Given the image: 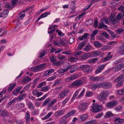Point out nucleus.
Returning <instances> with one entry per match:
<instances>
[{"instance_id": "obj_1", "label": "nucleus", "mask_w": 124, "mask_h": 124, "mask_svg": "<svg viewBox=\"0 0 124 124\" xmlns=\"http://www.w3.org/2000/svg\"><path fill=\"white\" fill-rule=\"evenodd\" d=\"M108 91H104L101 92L100 94L98 96L97 98L100 101H102L105 99L108 96Z\"/></svg>"}, {"instance_id": "obj_2", "label": "nucleus", "mask_w": 124, "mask_h": 124, "mask_svg": "<svg viewBox=\"0 0 124 124\" xmlns=\"http://www.w3.org/2000/svg\"><path fill=\"white\" fill-rule=\"evenodd\" d=\"M93 105L94 106L92 108L93 112H97L101 111L102 107L101 105L96 103L94 104Z\"/></svg>"}, {"instance_id": "obj_3", "label": "nucleus", "mask_w": 124, "mask_h": 124, "mask_svg": "<svg viewBox=\"0 0 124 124\" xmlns=\"http://www.w3.org/2000/svg\"><path fill=\"white\" fill-rule=\"evenodd\" d=\"M81 68L83 71L86 73L90 72L92 70V67L88 65H83Z\"/></svg>"}, {"instance_id": "obj_4", "label": "nucleus", "mask_w": 124, "mask_h": 124, "mask_svg": "<svg viewBox=\"0 0 124 124\" xmlns=\"http://www.w3.org/2000/svg\"><path fill=\"white\" fill-rule=\"evenodd\" d=\"M117 101H111L108 102L106 105V106L108 108H112L116 104Z\"/></svg>"}, {"instance_id": "obj_5", "label": "nucleus", "mask_w": 124, "mask_h": 124, "mask_svg": "<svg viewBox=\"0 0 124 124\" xmlns=\"http://www.w3.org/2000/svg\"><path fill=\"white\" fill-rule=\"evenodd\" d=\"M83 83L82 81L81 80H76L74 81L71 84L72 86H77L81 85Z\"/></svg>"}, {"instance_id": "obj_6", "label": "nucleus", "mask_w": 124, "mask_h": 124, "mask_svg": "<svg viewBox=\"0 0 124 124\" xmlns=\"http://www.w3.org/2000/svg\"><path fill=\"white\" fill-rule=\"evenodd\" d=\"M69 92V90L68 89H65L59 95V98H62L66 96L68 93Z\"/></svg>"}, {"instance_id": "obj_7", "label": "nucleus", "mask_w": 124, "mask_h": 124, "mask_svg": "<svg viewBox=\"0 0 124 124\" xmlns=\"http://www.w3.org/2000/svg\"><path fill=\"white\" fill-rule=\"evenodd\" d=\"M102 78L99 76L94 77L93 76H91L90 78L91 81L95 82H97L101 80H102Z\"/></svg>"}, {"instance_id": "obj_8", "label": "nucleus", "mask_w": 124, "mask_h": 124, "mask_svg": "<svg viewBox=\"0 0 124 124\" xmlns=\"http://www.w3.org/2000/svg\"><path fill=\"white\" fill-rule=\"evenodd\" d=\"M63 64V66L67 71L72 66V65H70V63L67 62Z\"/></svg>"}, {"instance_id": "obj_9", "label": "nucleus", "mask_w": 124, "mask_h": 124, "mask_svg": "<svg viewBox=\"0 0 124 124\" xmlns=\"http://www.w3.org/2000/svg\"><path fill=\"white\" fill-rule=\"evenodd\" d=\"M76 76L72 75L65 79V81L67 82H69L74 80L76 78Z\"/></svg>"}, {"instance_id": "obj_10", "label": "nucleus", "mask_w": 124, "mask_h": 124, "mask_svg": "<svg viewBox=\"0 0 124 124\" xmlns=\"http://www.w3.org/2000/svg\"><path fill=\"white\" fill-rule=\"evenodd\" d=\"M91 54L89 53H87L80 56V58L81 59H85L90 57Z\"/></svg>"}, {"instance_id": "obj_11", "label": "nucleus", "mask_w": 124, "mask_h": 124, "mask_svg": "<svg viewBox=\"0 0 124 124\" xmlns=\"http://www.w3.org/2000/svg\"><path fill=\"white\" fill-rule=\"evenodd\" d=\"M102 85L104 88L105 89L109 88L112 86L111 83L108 82H106L103 83Z\"/></svg>"}, {"instance_id": "obj_12", "label": "nucleus", "mask_w": 124, "mask_h": 124, "mask_svg": "<svg viewBox=\"0 0 124 124\" xmlns=\"http://www.w3.org/2000/svg\"><path fill=\"white\" fill-rule=\"evenodd\" d=\"M8 12L9 11L8 9H6L3 11L1 14V17L4 18L6 17L8 15Z\"/></svg>"}, {"instance_id": "obj_13", "label": "nucleus", "mask_w": 124, "mask_h": 124, "mask_svg": "<svg viewBox=\"0 0 124 124\" xmlns=\"http://www.w3.org/2000/svg\"><path fill=\"white\" fill-rule=\"evenodd\" d=\"M116 18L115 19L112 17H110L109 18L110 21L112 23L114 24H115L118 23L119 21L117 20Z\"/></svg>"}, {"instance_id": "obj_14", "label": "nucleus", "mask_w": 124, "mask_h": 124, "mask_svg": "<svg viewBox=\"0 0 124 124\" xmlns=\"http://www.w3.org/2000/svg\"><path fill=\"white\" fill-rule=\"evenodd\" d=\"M124 120V119H121L120 117L116 118L115 119V123L116 124H121Z\"/></svg>"}, {"instance_id": "obj_15", "label": "nucleus", "mask_w": 124, "mask_h": 124, "mask_svg": "<svg viewBox=\"0 0 124 124\" xmlns=\"http://www.w3.org/2000/svg\"><path fill=\"white\" fill-rule=\"evenodd\" d=\"M86 105L85 103H81L79 106V109L81 111L84 110L86 107Z\"/></svg>"}, {"instance_id": "obj_16", "label": "nucleus", "mask_w": 124, "mask_h": 124, "mask_svg": "<svg viewBox=\"0 0 124 124\" xmlns=\"http://www.w3.org/2000/svg\"><path fill=\"white\" fill-rule=\"evenodd\" d=\"M30 115L29 112L27 111L25 113V118L26 122L28 123L30 121Z\"/></svg>"}, {"instance_id": "obj_17", "label": "nucleus", "mask_w": 124, "mask_h": 124, "mask_svg": "<svg viewBox=\"0 0 124 124\" xmlns=\"http://www.w3.org/2000/svg\"><path fill=\"white\" fill-rule=\"evenodd\" d=\"M87 42L86 41H84L81 42L78 45V49L81 50L85 45Z\"/></svg>"}, {"instance_id": "obj_18", "label": "nucleus", "mask_w": 124, "mask_h": 124, "mask_svg": "<svg viewBox=\"0 0 124 124\" xmlns=\"http://www.w3.org/2000/svg\"><path fill=\"white\" fill-rule=\"evenodd\" d=\"M100 84L98 83L94 84L92 85L91 87L93 90H95L97 88L100 87Z\"/></svg>"}, {"instance_id": "obj_19", "label": "nucleus", "mask_w": 124, "mask_h": 124, "mask_svg": "<svg viewBox=\"0 0 124 124\" xmlns=\"http://www.w3.org/2000/svg\"><path fill=\"white\" fill-rule=\"evenodd\" d=\"M26 96V94H23L20 95H19L18 97L17 98V101L18 102L19 101H21Z\"/></svg>"}, {"instance_id": "obj_20", "label": "nucleus", "mask_w": 124, "mask_h": 124, "mask_svg": "<svg viewBox=\"0 0 124 124\" xmlns=\"http://www.w3.org/2000/svg\"><path fill=\"white\" fill-rule=\"evenodd\" d=\"M98 31L99 30H95L93 31L90 35L91 39H94L95 35L97 34Z\"/></svg>"}, {"instance_id": "obj_21", "label": "nucleus", "mask_w": 124, "mask_h": 124, "mask_svg": "<svg viewBox=\"0 0 124 124\" xmlns=\"http://www.w3.org/2000/svg\"><path fill=\"white\" fill-rule=\"evenodd\" d=\"M119 52L124 54V43L119 48Z\"/></svg>"}, {"instance_id": "obj_22", "label": "nucleus", "mask_w": 124, "mask_h": 124, "mask_svg": "<svg viewBox=\"0 0 124 124\" xmlns=\"http://www.w3.org/2000/svg\"><path fill=\"white\" fill-rule=\"evenodd\" d=\"M57 100L56 99H53L51 102L48 103L47 105V107L48 108H50L52 107L54 104L57 101Z\"/></svg>"}, {"instance_id": "obj_23", "label": "nucleus", "mask_w": 124, "mask_h": 124, "mask_svg": "<svg viewBox=\"0 0 124 124\" xmlns=\"http://www.w3.org/2000/svg\"><path fill=\"white\" fill-rule=\"evenodd\" d=\"M89 34L88 33H85L82 37H79L78 39L81 41L83 40L84 39L86 38L88 36Z\"/></svg>"}, {"instance_id": "obj_24", "label": "nucleus", "mask_w": 124, "mask_h": 124, "mask_svg": "<svg viewBox=\"0 0 124 124\" xmlns=\"http://www.w3.org/2000/svg\"><path fill=\"white\" fill-rule=\"evenodd\" d=\"M46 65V63H44L37 66L38 71H39L40 70L42 69Z\"/></svg>"}, {"instance_id": "obj_25", "label": "nucleus", "mask_w": 124, "mask_h": 124, "mask_svg": "<svg viewBox=\"0 0 124 124\" xmlns=\"http://www.w3.org/2000/svg\"><path fill=\"white\" fill-rule=\"evenodd\" d=\"M93 45L96 47L100 48L102 44L101 43L99 42L98 41H95L94 42Z\"/></svg>"}, {"instance_id": "obj_26", "label": "nucleus", "mask_w": 124, "mask_h": 124, "mask_svg": "<svg viewBox=\"0 0 124 124\" xmlns=\"http://www.w3.org/2000/svg\"><path fill=\"white\" fill-rule=\"evenodd\" d=\"M112 56L110 55L109 56H107L106 57L103 58L102 60V61L103 62H105L108 61L112 58Z\"/></svg>"}, {"instance_id": "obj_27", "label": "nucleus", "mask_w": 124, "mask_h": 124, "mask_svg": "<svg viewBox=\"0 0 124 124\" xmlns=\"http://www.w3.org/2000/svg\"><path fill=\"white\" fill-rule=\"evenodd\" d=\"M78 68L77 66L76 65L74 66L72 68H70L69 71L71 73H72L75 72Z\"/></svg>"}, {"instance_id": "obj_28", "label": "nucleus", "mask_w": 124, "mask_h": 124, "mask_svg": "<svg viewBox=\"0 0 124 124\" xmlns=\"http://www.w3.org/2000/svg\"><path fill=\"white\" fill-rule=\"evenodd\" d=\"M88 117L86 114L83 115L81 116L80 117V120L81 121H83L85 119Z\"/></svg>"}, {"instance_id": "obj_29", "label": "nucleus", "mask_w": 124, "mask_h": 124, "mask_svg": "<svg viewBox=\"0 0 124 124\" xmlns=\"http://www.w3.org/2000/svg\"><path fill=\"white\" fill-rule=\"evenodd\" d=\"M16 84L15 83H13L11 84L8 87V91H10L13 90L14 87L16 85Z\"/></svg>"}, {"instance_id": "obj_30", "label": "nucleus", "mask_w": 124, "mask_h": 124, "mask_svg": "<svg viewBox=\"0 0 124 124\" xmlns=\"http://www.w3.org/2000/svg\"><path fill=\"white\" fill-rule=\"evenodd\" d=\"M117 94L119 95H124V88L122 89L117 92Z\"/></svg>"}, {"instance_id": "obj_31", "label": "nucleus", "mask_w": 124, "mask_h": 124, "mask_svg": "<svg viewBox=\"0 0 124 124\" xmlns=\"http://www.w3.org/2000/svg\"><path fill=\"white\" fill-rule=\"evenodd\" d=\"M75 1H73L71 2L70 5V8L72 10H74L76 8V7L75 4Z\"/></svg>"}, {"instance_id": "obj_32", "label": "nucleus", "mask_w": 124, "mask_h": 124, "mask_svg": "<svg viewBox=\"0 0 124 124\" xmlns=\"http://www.w3.org/2000/svg\"><path fill=\"white\" fill-rule=\"evenodd\" d=\"M81 90V89H79L75 92L73 95L72 100H73L75 99L77 96L78 95V93Z\"/></svg>"}, {"instance_id": "obj_33", "label": "nucleus", "mask_w": 124, "mask_h": 124, "mask_svg": "<svg viewBox=\"0 0 124 124\" xmlns=\"http://www.w3.org/2000/svg\"><path fill=\"white\" fill-rule=\"evenodd\" d=\"M64 62L63 61H59L56 62H54L53 63L54 66H59L63 64Z\"/></svg>"}, {"instance_id": "obj_34", "label": "nucleus", "mask_w": 124, "mask_h": 124, "mask_svg": "<svg viewBox=\"0 0 124 124\" xmlns=\"http://www.w3.org/2000/svg\"><path fill=\"white\" fill-rule=\"evenodd\" d=\"M101 52L100 51H93L92 52V54L94 56H97L100 54Z\"/></svg>"}, {"instance_id": "obj_35", "label": "nucleus", "mask_w": 124, "mask_h": 124, "mask_svg": "<svg viewBox=\"0 0 124 124\" xmlns=\"http://www.w3.org/2000/svg\"><path fill=\"white\" fill-rule=\"evenodd\" d=\"M51 100V99L50 98H47L44 101L42 105L43 106H46L48 103Z\"/></svg>"}, {"instance_id": "obj_36", "label": "nucleus", "mask_w": 124, "mask_h": 124, "mask_svg": "<svg viewBox=\"0 0 124 124\" xmlns=\"http://www.w3.org/2000/svg\"><path fill=\"white\" fill-rule=\"evenodd\" d=\"M118 10L123 13V16H124V6H122L119 7L118 8Z\"/></svg>"}, {"instance_id": "obj_37", "label": "nucleus", "mask_w": 124, "mask_h": 124, "mask_svg": "<svg viewBox=\"0 0 124 124\" xmlns=\"http://www.w3.org/2000/svg\"><path fill=\"white\" fill-rule=\"evenodd\" d=\"M107 25H105L102 22L99 25L98 28L99 29H101L103 27H106Z\"/></svg>"}, {"instance_id": "obj_38", "label": "nucleus", "mask_w": 124, "mask_h": 124, "mask_svg": "<svg viewBox=\"0 0 124 124\" xmlns=\"http://www.w3.org/2000/svg\"><path fill=\"white\" fill-rule=\"evenodd\" d=\"M7 112L5 111H3L2 110H0V115L2 116H4L7 115Z\"/></svg>"}, {"instance_id": "obj_39", "label": "nucleus", "mask_w": 124, "mask_h": 124, "mask_svg": "<svg viewBox=\"0 0 124 124\" xmlns=\"http://www.w3.org/2000/svg\"><path fill=\"white\" fill-rule=\"evenodd\" d=\"M90 46L89 45H87L85 46L83 48V50L84 51L88 52L90 51Z\"/></svg>"}, {"instance_id": "obj_40", "label": "nucleus", "mask_w": 124, "mask_h": 124, "mask_svg": "<svg viewBox=\"0 0 124 124\" xmlns=\"http://www.w3.org/2000/svg\"><path fill=\"white\" fill-rule=\"evenodd\" d=\"M53 113L52 112H51L49 113L44 117L42 118V120H44L45 119H47Z\"/></svg>"}, {"instance_id": "obj_41", "label": "nucleus", "mask_w": 124, "mask_h": 124, "mask_svg": "<svg viewBox=\"0 0 124 124\" xmlns=\"http://www.w3.org/2000/svg\"><path fill=\"white\" fill-rule=\"evenodd\" d=\"M46 54V51L45 50L42 51L39 54V57H42L45 55Z\"/></svg>"}, {"instance_id": "obj_42", "label": "nucleus", "mask_w": 124, "mask_h": 124, "mask_svg": "<svg viewBox=\"0 0 124 124\" xmlns=\"http://www.w3.org/2000/svg\"><path fill=\"white\" fill-rule=\"evenodd\" d=\"M49 89V86H46L42 87L41 89V90L45 92L48 91Z\"/></svg>"}, {"instance_id": "obj_43", "label": "nucleus", "mask_w": 124, "mask_h": 124, "mask_svg": "<svg viewBox=\"0 0 124 124\" xmlns=\"http://www.w3.org/2000/svg\"><path fill=\"white\" fill-rule=\"evenodd\" d=\"M113 116V115L112 112L110 111L107 112L105 116V117L106 118H107L110 116Z\"/></svg>"}, {"instance_id": "obj_44", "label": "nucleus", "mask_w": 124, "mask_h": 124, "mask_svg": "<svg viewBox=\"0 0 124 124\" xmlns=\"http://www.w3.org/2000/svg\"><path fill=\"white\" fill-rule=\"evenodd\" d=\"M122 16V14L121 13H119L117 15L116 18L118 19V20H119L121 19L122 18H123V17Z\"/></svg>"}, {"instance_id": "obj_45", "label": "nucleus", "mask_w": 124, "mask_h": 124, "mask_svg": "<svg viewBox=\"0 0 124 124\" xmlns=\"http://www.w3.org/2000/svg\"><path fill=\"white\" fill-rule=\"evenodd\" d=\"M50 61L53 63L56 61V58L54 56L51 57L50 58Z\"/></svg>"}, {"instance_id": "obj_46", "label": "nucleus", "mask_w": 124, "mask_h": 124, "mask_svg": "<svg viewBox=\"0 0 124 124\" xmlns=\"http://www.w3.org/2000/svg\"><path fill=\"white\" fill-rule=\"evenodd\" d=\"M31 80V78H30L29 77L27 76L24 78L22 82H23L25 83Z\"/></svg>"}, {"instance_id": "obj_47", "label": "nucleus", "mask_w": 124, "mask_h": 124, "mask_svg": "<svg viewBox=\"0 0 124 124\" xmlns=\"http://www.w3.org/2000/svg\"><path fill=\"white\" fill-rule=\"evenodd\" d=\"M50 14L49 12H46L41 14L40 16L42 18L46 17L48 15H49Z\"/></svg>"}, {"instance_id": "obj_48", "label": "nucleus", "mask_w": 124, "mask_h": 124, "mask_svg": "<svg viewBox=\"0 0 124 124\" xmlns=\"http://www.w3.org/2000/svg\"><path fill=\"white\" fill-rule=\"evenodd\" d=\"M57 72L58 73H62L67 72V71L64 69H62L59 70H58Z\"/></svg>"}, {"instance_id": "obj_49", "label": "nucleus", "mask_w": 124, "mask_h": 124, "mask_svg": "<svg viewBox=\"0 0 124 124\" xmlns=\"http://www.w3.org/2000/svg\"><path fill=\"white\" fill-rule=\"evenodd\" d=\"M30 69L31 71L34 72L38 71L37 66L31 67Z\"/></svg>"}, {"instance_id": "obj_50", "label": "nucleus", "mask_w": 124, "mask_h": 124, "mask_svg": "<svg viewBox=\"0 0 124 124\" xmlns=\"http://www.w3.org/2000/svg\"><path fill=\"white\" fill-rule=\"evenodd\" d=\"M77 60V59L74 57H70L68 59L69 61L72 62H76Z\"/></svg>"}, {"instance_id": "obj_51", "label": "nucleus", "mask_w": 124, "mask_h": 124, "mask_svg": "<svg viewBox=\"0 0 124 124\" xmlns=\"http://www.w3.org/2000/svg\"><path fill=\"white\" fill-rule=\"evenodd\" d=\"M75 38L73 36L71 37L69 39V42L70 44H72L75 41Z\"/></svg>"}, {"instance_id": "obj_52", "label": "nucleus", "mask_w": 124, "mask_h": 124, "mask_svg": "<svg viewBox=\"0 0 124 124\" xmlns=\"http://www.w3.org/2000/svg\"><path fill=\"white\" fill-rule=\"evenodd\" d=\"M63 114V111L62 110L59 111L55 113L56 116H60Z\"/></svg>"}, {"instance_id": "obj_53", "label": "nucleus", "mask_w": 124, "mask_h": 124, "mask_svg": "<svg viewBox=\"0 0 124 124\" xmlns=\"http://www.w3.org/2000/svg\"><path fill=\"white\" fill-rule=\"evenodd\" d=\"M102 21L103 23L104 22L105 23L108 24L109 22L108 19L106 18H103L102 19Z\"/></svg>"}, {"instance_id": "obj_54", "label": "nucleus", "mask_w": 124, "mask_h": 124, "mask_svg": "<svg viewBox=\"0 0 124 124\" xmlns=\"http://www.w3.org/2000/svg\"><path fill=\"white\" fill-rule=\"evenodd\" d=\"M62 82L61 80H59L57 81H56L53 84L54 86H56L57 85L61 83Z\"/></svg>"}, {"instance_id": "obj_55", "label": "nucleus", "mask_w": 124, "mask_h": 124, "mask_svg": "<svg viewBox=\"0 0 124 124\" xmlns=\"http://www.w3.org/2000/svg\"><path fill=\"white\" fill-rule=\"evenodd\" d=\"M98 59L97 58L92 59L90 60L89 61V62L91 63L95 62L98 60Z\"/></svg>"}, {"instance_id": "obj_56", "label": "nucleus", "mask_w": 124, "mask_h": 124, "mask_svg": "<svg viewBox=\"0 0 124 124\" xmlns=\"http://www.w3.org/2000/svg\"><path fill=\"white\" fill-rule=\"evenodd\" d=\"M85 89H84L82 91L81 93L79 95L78 97V98L79 99L80 98L82 97L84 93L85 92Z\"/></svg>"}, {"instance_id": "obj_57", "label": "nucleus", "mask_w": 124, "mask_h": 124, "mask_svg": "<svg viewBox=\"0 0 124 124\" xmlns=\"http://www.w3.org/2000/svg\"><path fill=\"white\" fill-rule=\"evenodd\" d=\"M17 99L16 98H15L14 99H13L12 100L9 101L8 103V104L9 105H12L13 103L15 102L16 101H17Z\"/></svg>"}, {"instance_id": "obj_58", "label": "nucleus", "mask_w": 124, "mask_h": 124, "mask_svg": "<svg viewBox=\"0 0 124 124\" xmlns=\"http://www.w3.org/2000/svg\"><path fill=\"white\" fill-rule=\"evenodd\" d=\"M46 84V82H43L40 83L38 86V88H40L43 85H45Z\"/></svg>"}, {"instance_id": "obj_59", "label": "nucleus", "mask_w": 124, "mask_h": 124, "mask_svg": "<svg viewBox=\"0 0 124 124\" xmlns=\"http://www.w3.org/2000/svg\"><path fill=\"white\" fill-rule=\"evenodd\" d=\"M95 122V120H92L85 123V124H93Z\"/></svg>"}, {"instance_id": "obj_60", "label": "nucleus", "mask_w": 124, "mask_h": 124, "mask_svg": "<svg viewBox=\"0 0 124 124\" xmlns=\"http://www.w3.org/2000/svg\"><path fill=\"white\" fill-rule=\"evenodd\" d=\"M28 104V106L31 109H34V106L32 103H30Z\"/></svg>"}, {"instance_id": "obj_61", "label": "nucleus", "mask_w": 124, "mask_h": 124, "mask_svg": "<svg viewBox=\"0 0 124 124\" xmlns=\"http://www.w3.org/2000/svg\"><path fill=\"white\" fill-rule=\"evenodd\" d=\"M102 34L103 35L105 36L106 38H108L109 37L108 34L106 31L103 32Z\"/></svg>"}, {"instance_id": "obj_62", "label": "nucleus", "mask_w": 124, "mask_h": 124, "mask_svg": "<svg viewBox=\"0 0 124 124\" xmlns=\"http://www.w3.org/2000/svg\"><path fill=\"white\" fill-rule=\"evenodd\" d=\"M86 97L90 96L92 95V93L90 91L86 92Z\"/></svg>"}, {"instance_id": "obj_63", "label": "nucleus", "mask_w": 124, "mask_h": 124, "mask_svg": "<svg viewBox=\"0 0 124 124\" xmlns=\"http://www.w3.org/2000/svg\"><path fill=\"white\" fill-rule=\"evenodd\" d=\"M59 45L64 46L66 44V43L64 41L60 40L59 41Z\"/></svg>"}, {"instance_id": "obj_64", "label": "nucleus", "mask_w": 124, "mask_h": 124, "mask_svg": "<svg viewBox=\"0 0 124 124\" xmlns=\"http://www.w3.org/2000/svg\"><path fill=\"white\" fill-rule=\"evenodd\" d=\"M55 78L56 76H54L48 78L47 79V80L48 81H51Z\"/></svg>"}]
</instances>
